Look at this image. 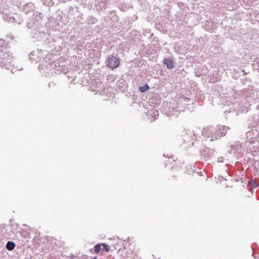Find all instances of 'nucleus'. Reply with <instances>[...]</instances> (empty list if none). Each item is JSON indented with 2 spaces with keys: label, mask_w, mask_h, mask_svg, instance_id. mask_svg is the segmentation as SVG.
I'll list each match as a JSON object with an SVG mask.
<instances>
[{
  "label": "nucleus",
  "mask_w": 259,
  "mask_h": 259,
  "mask_svg": "<svg viewBox=\"0 0 259 259\" xmlns=\"http://www.w3.org/2000/svg\"><path fill=\"white\" fill-rule=\"evenodd\" d=\"M229 128L228 126L224 125L219 127L207 126L203 129L202 134L204 137L213 141L224 136Z\"/></svg>",
  "instance_id": "1"
},
{
  "label": "nucleus",
  "mask_w": 259,
  "mask_h": 259,
  "mask_svg": "<svg viewBox=\"0 0 259 259\" xmlns=\"http://www.w3.org/2000/svg\"><path fill=\"white\" fill-rule=\"evenodd\" d=\"M163 156L165 157H168V158L172 157V155L171 154H167L166 155L165 154H163Z\"/></svg>",
  "instance_id": "20"
},
{
  "label": "nucleus",
  "mask_w": 259,
  "mask_h": 259,
  "mask_svg": "<svg viewBox=\"0 0 259 259\" xmlns=\"http://www.w3.org/2000/svg\"><path fill=\"white\" fill-rule=\"evenodd\" d=\"M248 185L249 186H251V187H252L254 188H255L258 186V185H257L256 182L253 180H251V181H249Z\"/></svg>",
  "instance_id": "17"
},
{
  "label": "nucleus",
  "mask_w": 259,
  "mask_h": 259,
  "mask_svg": "<svg viewBox=\"0 0 259 259\" xmlns=\"http://www.w3.org/2000/svg\"><path fill=\"white\" fill-rule=\"evenodd\" d=\"M102 246H103V248L102 249V251H105L106 252H109V250H110V247L109 245L105 244V243H103V244H101Z\"/></svg>",
  "instance_id": "19"
},
{
  "label": "nucleus",
  "mask_w": 259,
  "mask_h": 259,
  "mask_svg": "<svg viewBox=\"0 0 259 259\" xmlns=\"http://www.w3.org/2000/svg\"><path fill=\"white\" fill-rule=\"evenodd\" d=\"M218 161L219 162H223L224 161V157H220L218 158Z\"/></svg>",
  "instance_id": "21"
},
{
  "label": "nucleus",
  "mask_w": 259,
  "mask_h": 259,
  "mask_svg": "<svg viewBox=\"0 0 259 259\" xmlns=\"http://www.w3.org/2000/svg\"><path fill=\"white\" fill-rule=\"evenodd\" d=\"M119 65V60L113 55L109 57L108 60V66L112 69L117 68Z\"/></svg>",
  "instance_id": "7"
},
{
  "label": "nucleus",
  "mask_w": 259,
  "mask_h": 259,
  "mask_svg": "<svg viewBox=\"0 0 259 259\" xmlns=\"http://www.w3.org/2000/svg\"><path fill=\"white\" fill-rule=\"evenodd\" d=\"M214 152V151L213 149L207 148L205 146H202L199 150L201 158L205 161L210 158L213 156Z\"/></svg>",
  "instance_id": "4"
},
{
  "label": "nucleus",
  "mask_w": 259,
  "mask_h": 259,
  "mask_svg": "<svg viewBox=\"0 0 259 259\" xmlns=\"http://www.w3.org/2000/svg\"><path fill=\"white\" fill-rule=\"evenodd\" d=\"M237 72L239 73V76L238 77H239L240 76H245L247 73L245 72L244 70H242L241 69H238L237 70Z\"/></svg>",
  "instance_id": "18"
},
{
  "label": "nucleus",
  "mask_w": 259,
  "mask_h": 259,
  "mask_svg": "<svg viewBox=\"0 0 259 259\" xmlns=\"http://www.w3.org/2000/svg\"><path fill=\"white\" fill-rule=\"evenodd\" d=\"M258 135L259 132L256 129H251L246 133L245 142H258Z\"/></svg>",
  "instance_id": "6"
},
{
  "label": "nucleus",
  "mask_w": 259,
  "mask_h": 259,
  "mask_svg": "<svg viewBox=\"0 0 259 259\" xmlns=\"http://www.w3.org/2000/svg\"><path fill=\"white\" fill-rule=\"evenodd\" d=\"M163 64L169 69H173L175 67V62L173 58H165L163 60Z\"/></svg>",
  "instance_id": "10"
},
{
  "label": "nucleus",
  "mask_w": 259,
  "mask_h": 259,
  "mask_svg": "<svg viewBox=\"0 0 259 259\" xmlns=\"http://www.w3.org/2000/svg\"><path fill=\"white\" fill-rule=\"evenodd\" d=\"M92 259H97V257H94V258H93Z\"/></svg>",
  "instance_id": "25"
},
{
  "label": "nucleus",
  "mask_w": 259,
  "mask_h": 259,
  "mask_svg": "<svg viewBox=\"0 0 259 259\" xmlns=\"http://www.w3.org/2000/svg\"><path fill=\"white\" fill-rule=\"evenodd\" d=\"M149 89V87L148 84H146L142 87H139V91L142 93H144Z\"/></svg>",
  "instance_id": "15"
},
{
  "label": "nucleus",
  "mask_w": 259,
  "mask_h": 259,
  "mask_svg": "<svg viewBox=\"0 0 259 259\" xmlns=\"http://www.w3.org/2000/svg\"><path fill=\"white\" fill-rule=\"evenodd\" d=\"M243 146L246 148L248 153L253 155H259V142H245L242 144Z\"/></svg>",
  "instance_id": "3"
},
{
  "label": "nucleus",
  "mask_w": 259,
  "mask_h": 259,
  "mask_svg": "<svg viewBox=\"0 0 259 259\" xmlns=\"http://www.w3.org/2000/svg\"><path fill=\"white\" fill-rule=\"evenodd\" d=\"M168 103L165 102L164 103H163V106L165 107L166 106H168Z\"/></svg>",
  "instance_id": "23"
},
{
  "label": "nucleus",
  "mask_w": 259,
  "mask_h": 259,
  "mask_svg": "<svg viewBox=\"0 0 259 259\" xmlns=\"http://www.w3.org/2000/svg\"><path fill=\"white\" fill-rule=\"evenodd\" d=\"M241 150V146L239 144V142H236L235 144L231 146V149L229 150L230 153L236 154L240 153Z\"/></svg>",
  "instance_id": "9"
},
{
  "label": "nucleus",
  "mask_w": 259,
  "mask_h": 259,
  "mask_svg": "<svg viewBox=\"0 0 259 259\" xmlns=\"http://www.w3.org/2000/svg\"><path fill=\"white\" fill-rule=\"evenodd\" d=\"M244 112L243 107L241 106L238 102L234 103L232 107L224 111V113H232L235 115H238L240 113Z\"/></svg>",
  "instance_id": "5"
},
{
  "label": "nucleus",
  "mask_w": 259,
  "mask_h": 259,
  "mask_svg": "<svg viewBox=\"0 0 259 259\" xmlns=\"http://www.w3.org/2000/svg\"><path fill=\"white\" fill-rule=\"evenodd\" d=\"M184 101H187V100H189V98H184Z\"/></svg>",
  "instance_id": "24"
},
{
  "label": "nucleus",
  "mask_w": 259,
  "mask_h": 259,
  "mask_svg": "<svg viewBox=\"0 0 259 259\" xmlns=\"http://www.w3.org/2000/svg\"><path fill=\"white\" fill-rule=\"evenodd\" d=\"M257 107H258V108H259V105H258Z\"/></svg>",
  "instance_id": "27"
},
{
  "label": "nucleus",
  "mask_w": 259,
  "mask_h": 259,
  "mask_svg": "<svg viewBox=\"0 0 259 259\" xmlns=\"http://www.w3.org/2000/svg\"><path fill=\"white\" fill-rule=\"evenodd\" d=\"M252 65L253 69L258 71L259 72V58H256L253 61Z\"/></svg>",
  "instance_id": "13"
},
{
  "label": "nucleus",
  "mask_w": 259,
  "mask_h": 259,
  "mask_svg": "<svg viewBox=\"0 0 259 259\" xmlns=\"http://www.w3.org/2000/svg\"><path fill=\"white\" fill-rule=\"evenodd\" d=\"M163 113L167 117L174 116L176 117L178 116L179 112L174 107H168V110L166 109L164 111H163Z\"/></svg>",
  "instance_id": "8"
},
{
  "label": "nucleus",
  "mask_w": 259,
  "mask_h": 259,
  "mask_svg": "<svg viewBox=\"0 0 259 259\" xmlns=\"http://www.w3.org/2000/svg\"><path fill=\"white\" fill-rule=\"evenodd\" d=\"M15 246V244L13 242L8 241L6 245V248L8 250H12Z\"/></svg>",
  "instance_id": "14"
},
{
  "label": "nucleus",
  "mask_w": 259,
  "mask_h": 259,
  "mask_svg": "<svg viewBox=\"0 0 259 259\" xmlns=\"http://www.w3.org/2000/svg\"><path fill=\"white\" fill-rule=\"evenodd\" d=\"M197 135L194 132H189L187 133L184 137L183 140L185 143H187L188 145H184V147H189L195 146L199 141V140H197Z\"/></svg>",
  "instance_id": "2"
},
{
  "label": "nucleus",
  "mask_w": 259,
  "mask_h": 259,
  "mask_svg": "<svg viewBox=\"0 0 259 259\" xmlns=\"http://www.w3.org/2000/svg\"><path fill=\"white\" fill-rule=\"evenodd\" d=\"M254 259H259V258L256 257V256L254 257Z\"/></svg>",
  "instance_id": "26"
},
{
  "label": "nucleus",
  "mask_w": 259,
  "mask_h": 259,
  "mask_svg": "<svg viewBox=\"0 0 259 259\" xmlns=\"http://www.w3.org/2000/svg\"><path fill=\"white\" fill-rule=\"evenodd\" d=\"M101 246H102V245L101 244H97L94 246V251L95 253H99L100 252V251L102 250Z\"/></svg>",
  "instance_id": "16"
},
{
  "label": "nucleus",
  "mask_w": 259,
  "mask_h": 259,
  "mask_svg": "<svg viewBox=\"0 0 259 259\" xmlns=\"http://www.w3.org/2000/svg\"><path fill=\"white\" fill-rule=\"evenodd\" d=\"M198 174H199V176H203V172L202 171H199L198 172Z\"/></svg>",
  "instance_id": "22"
},
{
  "label": "nucleus",
  "mask_w": 259,
  "mask_h": 259,
  "mask_svg": "<svg viewBox=\"0 0 259 259\" xmlns=\"http://www.w3.org/2000/svg\"><path fill=\"white\" fill-rule=\"evenodd\" d=\"M167 163L165 164V168L169 169H172L175 165V161L174 159H169L167 160Z\"/></svg>",
  "instance_id": "11"
},
{
  "label": "nucleus",
  "mask_w": 259,
  "mask_h": 259,
  "mask_svg": "<svg viewBox=\"0 0 259 259\" xmlns=\"http://www.w3.org/2000/svg\"><path fill=\"white\" fill-rule=\"evenodd\" d=\"M251 127H255L259 124V116H255L253 117V120L250 123Z\"/></svg>",
  "instance_id": "12"
}]
</instances>
